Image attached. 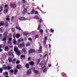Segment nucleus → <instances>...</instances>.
<instances>
[{"label":"nucleus","mask_w":77,"mask_h":77,"mask_svg":"<svg viewBox=\"0 0 77 77\" xmlns=\"http://www.w3.org/2000/svg\"><path fill=\"white\" fill-rule=\"evenodd\" d=\"M13 37L14 38V39H15V37H16V35H15V34H14L13 35Z\"/></svg>","instance_id":"nucleus-35"},{"label":"nucleus","mask_w":77,"mask_h":77,"mask_svg":"<svg viewBox=\"0 0 77 77\" xmlns=\"http://www.w3.org/2000/svg\"><path fill=\"white\" fill-rule=\"evenodd\" d=\"M38 37H39V35H35V38H38Z\"/></svg>","instance_id":"nucleus-56"},{"label":"nucleus","mask_w":77,"mask_h":77,"mask_svg":"<svg viewBox=\"0 0 77 77\" xmlns=\"http://www.w3.org/2000/svg\"><path fill=\"white\" fill-rule=\"evenodd\" d=\"M38 11H35V14H38Z\"/></svg>","instance_id":"nucleus-58"},{"label":"nucleus","mask_w":77,"mask_h":77,"mask_svg":"<svg viewBox=\"0 0 77 77\" xmlns=\"http://www.w3.org/2000/svg\"><path fill=\"white\" fill-rule=\"evenodd\" d=\"M25 57H26L25 56L23 55H21L20 56V59H22V58H25Z\"/></svg>","instance_id":"nucleus-23"},{"label":"nucleus","mask_w":77,"mask_h":77,"mask_svg":"<svg viewBox=\"0 0 77 77\" xmlns=\"http://www.w3.org/2000/svg\"><path fill=\"white\" fill-rule=\"evenodd\" d=\"M48 55V54H46L44 56V57H47V56Z\"/></svg>","instance_id":"nucleus-51"},{"label":"nucleus","mask_w":77,"mask_h":77,"mask_svg":"<svg viewBox=\"0 0 77 77\" xmlns=\"http://www.w3.org/2000/svg\"><path fill=\"white\" fill-rule=\"evenodd\" d=\"M14 16H12L11 18V20H14Z\"/></svg>","instance_id":"nucleus-52"},{"label":"nucleus","mask_w":77,"mask_h":77,"mask_svg":"<svg viewBox=\"0 0 77 77\" xmlns=\"http://www.w3.org/2000/svg\"><path fill=\"white\" fill-rule=\"evenodd\" d=\"M25 67H26V68L27 69H28V68H29V63H27L25 65Z\"/></svg>","instance_id":"nucleus-16"},{"label":"nucleus","mask_w":77,"mask_h":77,"mask_svg":"<svg viewBox=\"0 0 77 77\" xmlns=\"http://www.w3.org/2000/svg\"><path fill=\"white\" fill-rule=\"evenodd\" d=\"M45 64V61H42L41 62V63L39 64V66L40 67H42L43 65Z\"/></svg>","instance_id":"nucleus-3"},{"label":"nucleus","mask_w":77,"mask_h":77,"mask_svg":"<svg viewBox=\"0 0 77 77\" xmlns=\"http://www.w3.org/2000/svg\"><path fill=\"white\" fill-rule=\"evenodd\" d=\"M19 20L21 21H24L26 20V18L24 17H20L19 18Z\"/></svg>","instance_id":"nucleus-10"},{"label":"nucleus","mask_w":77,"mask_h":77,"mask_svg":"<svg viewBox=\"0 0 77 77\" xmlns=\"http://www.w3.org/2000/svg\"><path fill=\"white\" fill-rule=\"evenodd\" d=\"M29 40L30 41H32V38H28Z\"/></svg>","instance_id":"nucleus-44"},{"label":"nucleus","mask_w":77,"mask_h":77,"mask_svg":"<svg viewBox=\"0 0 77 77\" xmlns=\"http://www.w3.org/2000/svg\"><path fill=\"white\" fill-rule=\"evenodd\" d=\"M8 60L9 62H12V59L11 57H9L8 58Z\"/></svg>","instance_id":"nucleus-12"},{"label":"nucleus","mask_w":77,"mask_h":77,"mask_svg":"<svg viewBox=\"0 0 77 77\" xmlns=\"http://www.w3.org/2000/svg\"><path fill=\"white\" fill-rule=\"evenodd\" d=\"M16 68L17 69H21L22 68V66L20 64L17 65L16 66Z\"/></svg>","instance_id":"nucleus-7"},{"label":"nucleus","mask_w":77,"mask_h":77,"mask_svg":"<svg viewBox=\"0 0 77 77\" xmlns=\"http://www.w3.org/2000/svg\"><path fill=\"white\" fill-rule=\"evenodd\" d=\"M2 69H5V70H6V69H8V67H2Z\"/></svg>","instance_id":"nucleus-32"},{"label":"nucleus","mask_w":77,"mask_h":77,"mask_svg":"<svg viewBox=\"0 0 77 77\" xmlns=\"http://www.w3.org/2000/svg\"><path fill=\"white\" fill-rule=\"evenodd\" d=\"M31 69L32 70V71H34H34H35V68L34 67H32L31 68Z\"/></svg>","instance_id":"nucleus-26"},{"label":"nucleus","mask_w":77,"mask_h":77,"mask_svg":"<svg viewBox=\"0 0 77 77\" xmlns=\"http://www.w3.org/2000/svg\"><path fill=\"white\" fill-rule=\"evenodd\" d=\"M30 43H29L26 46H30Z\"/></svg>","instance_id":"nucleus-49"},{"label":"nucleus","mask_w":77,"mask_h":77,"mask_svg":"<svg viewBox=\"0 0 77 77\" xmlns=\"http://www.w3.org/2000/svg\"><path fill=\"white\" fill-rule=\"evenodd\" d=\"M12 32H14L15 31V29L14 28H12Z\"/></svg>","instance_id":"nucleus-54"},{"label":"nucleus","mask_w":77,"mask_h":77,"mask_svg":"<svg viewBox=\"0 0 77 77\" xmlns=\"http://www.w3.org/2000/svg\"><path fill=\"white\" fill-rule=\"evenodd\" d=\"M14 72L15 73H17V72H18V69H15L14 70Z\"/></svg>","instance_id":"nucleus-27"},{"label":"nucleus","mask_w":77,"mask_h":77,"mask_svg":"<svg viewBox=\"0 0 77 77\" xmlns=\"http://www.w3.org/2000/svg\"><path fill=\"white\" fill-rule=\"evenodd\" d=\"M47 37H45V39L43 41V44L45 45L46 44V42H47Z\"/></svg>","instance_id":"nucleus-4"},{"label":"nucleus","mask_w":77,"mask_h":77,"mask_svg":"<svg viewBox=\"0 0 77 77\" xmlns=\"http://www.w3.org/2000/svg\"><path fill=\"white\" fill-rule=\"evenodd\" d=\"M5 11L6 13H8V9H6L5 10Z\"/></svg>","instance_id":"nucleus-39"},{"label":"nucleus","mask_w":77,"mask_h":77,"mask_svg":"<svg viewBox=\"0 0 77 77\" xmlns=\"http://www.w3.org/2000/svg\"><path fill=\"white\" fill-rule=\"evenodd\" d=\"M42 52V46H40L38 49L39 53H41Z\"/></svg>","instance_id":"nucleus-13"},{"label":"nucleus","mask_w":77,"mask_h":77,"mask_svg":"<svg viewBox=\"0 0 77 77\" xmlns=\"http://www.w3.org/2000/svg\"><path fill=\"white\" fill-rule=\"evenodd\" d=\"M29 33H28V32H24L23 35H24V36H27V35Z\"/></svg>","instance_id":"nucleus-22"},{"label":"nucleus","mask_w":77,"mask_h":77,"mask_svg":"<svg viewBox=\"0 0 77 77\" xmlns=\"http://www.w3.org/2000/svg\"><path fill=\"white\" fill-rule=\"evenodd\" d=\"M8 55L10 56H12V57L13 58L14 57V52H12V51H10L8 53Z\"/></svg>","instance_id":"nucleus-2"},{"label":"nucleus","mask_w":77,"mask_h":77,"mask_svg":"<svg viewBox=\"0 0 77 77\" xmlns=\"http://www.w3.org/2000/svg\"><path fill=\"white\" fill-rule=\"evenodd\" d=\"M35 18H36V19H39V17H38V16H36L35 17Z\"/></svg>","instance_id":"nucleus-47"},{"label":"nucleus","mask_w":77,"mask_h":77,"mask_svg":"<svg viewBox=\"0 0 77 77\" xmlns=\"http://www.w3.org/2000/svg\"><path fill=\"white\" fill-rule=\"evenodd\" d=\"M3 72V69L2 68H0V73H2Z\"/></svg>","instance_id":"nucleus-28"},{"label":"nucleus","mask_w":77,"mask_h":77,"mask_svg":"<svg viewBox=\"0 0 77 77\" xmlns=\"http://www.w3.org/2000/svg\"><path fill=\"white\" fill-rule=\"evenodd\" d=\"M32 74V71L30 69H29L26 72V74L29 75Z\"/></svg>","instance_id":"nucleus-5"},{"label":"nucleus","mask_w":77,"mask_h":77,"mask_svg":"<svg viewBox=\"0 0 77 77\" xmlns=\"http://www.w3.org/2000/svg\"><path fill=\"white\" fill-rule=\"evenodd\" d=\"M18 42L19 43H20V42H21V41L20 40H19L18 41Z\"/></svg>","instance_id":"nucleus-64"},{"label":"nucleus","mask_w":77,"mask_h":77,"mask_svg":"<svg viewBox=\"0 0 77 77\" xmlns=\"http://www.w3.org/2000/svg\"><path fill=\"white\" fill-rule=\"evenodd\" d=\"M46 71H47V69L45 68L43 70V72H46Z\"/></svg>","instance_id":"nucleus-46"},{"label":"nucleus","mask_w":77,"mask_h":77,"mask_svg":"<svg viewBox=\"0 0 77 77\" xmlns=\"http://www.w3.org/2000/svg\"><path fill=\"white\" fill-rule=\"evenodd\" d=\"M22 3H23V4L25 3H26V1H25V0H22Z\"/></svg>","instance_id":"nucleus-38"},{"label":"nucleus","mask_w":77,"mask_h":77,"mask_svg":"<svg viewBox=\"0 0 77 77\" xmlns=\"http://www.w3.org/2000/svg\"><path fill=\"white\" fill-rule=\"evenodd\" d=\"M22 46L23 47H25V45L24 44H23Z\"/></svg>","instance_id":"nucleus-59"},{"label":"nucleus","mask_w":77,"mask_h":77,"mask_svg":"<svg viewBox=\"0 0 77 77\" xmlns=\"http://www.w3.org/2000/svg\"><path fill=\"white\" fill-rule=\"evenodd\" d=\"M6 20L7 21H9L10 20V18H6Z\"/></svg>","instance_id":"nucleus-43"},{"label":"nucleus","mask_w":77,"mask_h":77,"mask_svg":"<svg viewBox=\"0 0 77 77\" xmlns=\"http://www.w3.org/2000/svg\"><path fill=\"white\" fill-rule=\"evenodd\" d=\"M12 38H9V41H12Z\"/></svg>","instance_id":"nucleus-48"},{"label":"nucleus","mask_w":77,"mask_h":77,"mask_svg":"<svg viewBox=\"0 0 77 77\" xmlns=\"http://www.w3.org/2000/svg\"><path fill=\"white\" fill-rule=\"evenodd\" d=\"M5 74V75H8V72H5L3 73V75H4Z\"/></svg>","instance_id":"nucleus-31"},{"label":"nucleus","mask_w":77,"mask_h":77,"mask_svg":"<svg viewBox=\"0 0 77 77\" xmlns=\"http://www.w3.org/2000/svg\"><path fill=\"white\" fill-rule=\"evenodd\" d=\"M11 8H13L15 9L16 7V5L14 3H13V4H11Z\"/></svg>","instance_id":"nucleus-6"},{"label":"nucleus","mask_w":77,"mask_h":77,"mask_svg":"<svg viewBox=\"0 0 77 77\" xmlns=\"http://www.w3.org/2000/svg\"><path fill=\"white\" fill-rule=\"evenodd\" d=\"M4 50L5 51H8L9 50V47L8 46H5V48Z\"/></svg>","instance_id":"nucleus-14"},{"label":"nucleus","mask_w":77,"mask_h":77,"mask_svg":"<svg viewBox=\"0 0 77 77\" xmlns=\"http://www.w3.org/2000/svg\"><path fill=\"white\" fill-rule=\"evenodd\" d=\"M40 32L42 35V34H43V30L42 29H41Z\"/></svg>","instance_id":"nucleus-30"},{"label":"nucleus","mask_w":77,"mask_h":77,"mask_svg":"<svg viewBox=\"0 0 77 77\" xmlns=\"http://www.w3.org/2000/svg\"><path fill=\"white\" fill-rule=\"evenodd\" d=\"M18 49V48L17 47H16V46H14V51H17Z\"/></svg>","instance_id":"nucleus-17"},{"label":"nucleus","mask_w":77,"mask_h":77,"mask_svg":"<svg viewBox=\"0 0 77 77\" xmlns=\"http://www.w3.org/2000/svg\"><path fill=\"white\" fill-rule=\"evenodd\" d=\"M50 31L51 32H54V30H53L52 29H50Z\"/></svg>","instance_id":"nucleus-50"},{"label":"nucleus","mask_w":77,"mask_h":77,"mask_svg":"<svg viewBox=\"0 0 77 77\" xmlns=\"http://www.w3.org/2000/svg\"><path fill=\"white\" fill-rule=\"evenodd\" d=\"M16 29H18L19 30H20H20H21V29L20 28V27H18V26H16Z\"/></svg>","instance_id":"nucleus-24"},{"label":"nucleus","mask_w":77,"mask_h":77,"mask_svg":"<svg viewBox=\"0 0 77 77\" xmlns=\"http://www.w3.org/2000/svg\"><path fill=\"white\" fill-rule=\"evenodd\" d=\"M40 61H41V59H38L37 61V65H39V64L40 63Z\"/></svg>","instance_id":"nucleus-21"},{"label":"nucleus","mask_w":77,"mask_h":77,"mask_svg":"<svg viewBox=\"0 0 77 77\" xmlns=\"http://www.w3.org/2000/svg\"><path fill=\"white\" fill-rule=\"evenodd\" d=\"M10 72H11V73H13L14 72V70L13 69H11L10 70Z\"/></svg>","instance_id":"nucleus-40"},{"label":"nucleus","mask_w":77,"mask_h":77,"mask_svg":"<svg viewBox=\"0 0 77 77\" xmlns=\"http://www.w3.org/2000/svg\"><path fill=\"white\" fill-rule=\"evenodd\" d=\"M2 45H0V48H2Z\"/></svg>","instance_id":"nucleus-60"},{"label":"nucleus","mask_w":77,"mask_h":77,"mask_svg":"<svg viewBox=\"0 0 77 77\" xmlns=\"http://www.w3.org/2000/svg\"><path fill=\"white\" fill-rule=\"evenodd\" d=\"M20 61L19 60H17L16 62V63L17 64H19L20 63Z\"/></svg>","instance_id":"nucleus-34"},{"label":"nucleus","mask_w":77,"mask_h":77,"mask_svg":"<svg viewBox=\"0 0 77 77\" xmlns=\"http://www.w3.org/2000/svg\"><path fill=\"white\" fill-rule=\"evenodd\" d=\"M16 51L17 52L16 54H17V55H18V56H20L21 55V52H20V51L17 50Z\"/></svg>","instance_id":"nucleus-9"},{"label":"nucleus","mask_w":77,"mask_h":77,"mask_svg":"<svg viewBox=\"0 0 77 77\" xmlns=\"http://www.w3.org/2000/svg\"><path fill=\"white\" fill-rule=\"evenodd\" d=\"M30 59H31V57H29L28 58V60H30Z\"/></svg>","instance_id":"nucleus-57"},{"label":"nucleus","mask_w":77,"mask_h":77,"mask_svg":"<svg viewBox=\"0 0 77 77\" xmlns=\"http://www.w3.org/2000/svg\"><path fill=\"white\" fill-rule=\"evenodd\" d=\"M22 51H23L24 53H27V51H26V50L25 49V48H23L22 49Z\"/></svg>","instance_id":"nucleus-19"},{"label":"nucleus","mask_w":77,"mask_h":77,"mask_svg":"<svg viewBox=\"0 0 77 77\" xmlns=\"http://www.w3.org/2000/svg\"><path fill=\"white\" fill-rule=\"evenodd\" d=\"M39 21L40 23H42V20L41 19H40L39 20Z\"/></svg>","instance_id":"nucleus-45"},{"label":"nucleus","mask_w":77,"mask_h":77,"mask_svg":"<svg viewBox=\"0 0 77 77\" xmlns=\"http://www.w3.org/2000/svg\"><path fill=\"white\" fill-rule=\"evenodd\" d=\"M34 73L35 74H39V71L37 70H35L34 71Z\"/></svg>","instance_id":"nucleus-11"},{"label":"nucleus","mask_w":77,"mask_h":77,"mask_svg":"<svg viewBox=\"0 0 77 77\" xmlns=\"http://www.w3.org/2000/svg\"><path fill=\"white\" fill-rule=\"evenodd\" d=\"M11 66H8L7 67V69H8V70H10V69H11Z\"/></svg>","instance_id":"nucleus-33"},{"label":"nucleus","mask_w":77,"mask_h":77,"mask_svg":"<svg viewBox=\"0 0 77 77\" xmlns=\"http://www.w3.org/2000/svg\"><path fill=\"white\" fill-rule=\"evenodd\" d=\"M16 60H17V59L16 58H14L13 59V61L14 62H16Z\"/></svg>","instance_id":"nucleus-55"},{"label":"nucleus","mask_w":77,"mask_h":77,"mask_svg":"<svg viewBox=\"0 0 77 77\" xmlns=\"http://www.w3.org/2000/svg\"><path fill=\"white\" fill-rule=\"evenodd\" d=\"M13 43L14 44V45L17 44V40H16V39H13Z\"/></svg>","instance_id":"nucleus-15"},{"label":"nucleus","mask_w":77,"mask_h":77,"mask_svg":"<svg viewBox=\"0 0 77 77\" xmlns=\"http://www.w3.org/2000/svg\"><path fill=\"white\" fill-rule=\"evenodd\" d=\"M0 9L1 11H3V6H1L0 7Z\"/></svg>","instance_id":"nucleus-41"},{"label":"nucleus","mask_w":77,"mask_h":77,"mask_svg":"<svg viewBox=\"0 0 77 77\" xmlns=\"http://www.w3.org/2000/svg\"><path fill=\"white\" fill-rule=\"evenodd\" d=\"M20 37V34L19 33H17L16 35V38H19Z\"/></svg>","instance_id":"nucleus-20"},{"label":"nucleus","mask_w":77,"mask_h":77,"mask_svg":"<svg viewBox=\"0 0 77 77\" xmlns=\"http://www.w3.org/2000/svg\"><path fill=\"white\" fill-rule=\"evenodd\" d=\"M20 46L21 47L23 46V45H21V44H20Z\"/></svg>","instance_id":"nucleus-61"},{"label":"nucleus","mask_w":77,"mask_h":77,"mask_svg":"<svg viewBox=\"0 0 77 77\" xmlns=\"http://www.w3.org/2000/svg\"><path fill=\"white\" fill-rule=\"evenodd\" d=\"M49 48H51V45H50V44L49 45Z\"/></svg>","instance_id":"nucleus-62"},{"label":"nucleus","mask_w":77,"mask_h":77,"mask_svg":"<svg viewBox=\"0 0 77 77\" xmlns=\"http://www.w3.org/2000/svg\"><path fill=\"white\" fill-rule=\"evenodd\" d=\"M35 52V50L34 49H30L28 51L29 54H31L32 53H33Z\"/></svg>","instance_id":"nucleus-1"},{"label":"nucleus","mask_w":77,"mask_h":77,"mask_svg":"<svg viewBox=\"0 0 77 77\" xmlns=\"http://www.w3.org/2000/svg\"><path fill=\"white\" fill-rule=\"evenodd\" d=\"M37 8L38 9H39V10L40 11H41V10H40V9H39V7H37Z\"/></svg>","instance_id":"nucleus-63"},{"label":"nucleus","mask_w":77,"mask_h":77,"mask_svg":"<svg viewBox=\"0 0 77 77\" xmlns=\"http://www.w3.org/2000/svg\"><path fill=\"white\" fill-rule=\"evenodd\" d=\"M27 9L26 8H24V10L22 11V14H25L27 13Z\"/></svg>","instance_id":"nucleus-8"},{"label":"nucleus","mask_w":77,"mask_h":77,"mask_svg":"<svg viewBox=\"0 0 77 77\" xmlns=\"http://www.w3.org/2000/svg\"><path fill=\"white\" fill-rule=\"evenodd\" d=\"M2 41H6V38L4 37L2 39Z\"/></svg>","instance_id":"nucleus-37"},{"label":"nucleus","mask_w":77,"mask_h":77,"mask_svg":"<svg viewBox=\"0 0 77 77\" xmlns=\"http://www.w3.org/2000/svg\"><path fill=\"white\" fill-rule=\"evenodd\" d=\"M5 26L6 27H7L8 26V23H5Z\"/></svg>","instance_id":"nucleus-36"},{"label":"nucleus","mask_w":77,"mask_h":77,"mask_svg":"<svg viewBox=\"0 0 77 77\" xmlns=\"http://www.w3.org/2000/svg\"><path fill=\"white\" fill-rule=\"evenodd\" d=\"M40 29H41V24H39L37 29L39 30H40Z\"/></svg>","instance_id":"nucleus-25"},{"label":"nucleus","mask_w":77,"mask_h":77,"mask_svg":"<svg viewBox=\"0 0 77 77\" xmlns=\"http://www.w3.org/2000/svg\"><path fill=\"white\" fill-rule=\"evenodd\" d=\"M29 64L31 65H34L35 63H34V62L33 61H31L29 62Z\"/></svg>","instance_id":"nucleus-18"},{"label":"nucleus","mask_w":77,"mask_h":77,"mask_svg":"<svg viewBox=\"0 0 77 77\" xmlns=\"http://www.w3.org/2000/svg\"><path fill=\"white\" fill-rule=\"evenodd\" d=\"M32 14H35V10H32L31 11Z\"/></svg>","instance_id":"nucleus-29"},{"label":"nucleus","mask_w":77,"mask_h":77,"mask_svg":"<svg viewBox=\"0 0 77 77\" xmlns=\"http://www.w3.org/2000/svg\"><path fill=\"white\" fill-rule=\"evenodd\" d=\"M8 5H5V8H8Z\"/></svg>","instance_id":"nucleus-53"},{"label":"nucleus","mask_w":77,"mask_h":77,"mask_svg":"<svg viewBox=\"0 0 77 77\" xmlns=\"http://www.w3.org/2000/svg\"><path fill=\"white\" fill-rule=\"evenodd\" d=\"M0 25H1V26H4V23H0Z\"/></svg>","instance_id":"nucleus-42"}]
</instances>
